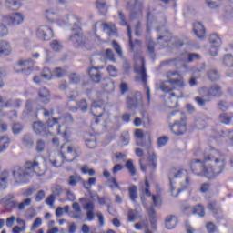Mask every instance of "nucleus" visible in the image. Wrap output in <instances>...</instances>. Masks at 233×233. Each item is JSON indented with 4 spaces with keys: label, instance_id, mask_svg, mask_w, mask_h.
I'll use <instances>...</instances> for the list:
<instances>
[{
    "label": "nucleus",
    "instance_id": "a18cd8bd",
    "mask_svg": "<svg viewBox=\"0 0 233 233\" xmlns=\"http://www.w3.org/2000/svg\"><path fill=\"white\" fill-rule=\"evenodd\" d=\"M45 148H46V143L43 139H38L35 143V150L38 153L45 152Z\"/></svg>",
    "mask_w": 233,
    "mask_h": 233
},
{
    "label": "nucleus",
    "instance_id": "a878e982",
    "mask_svg": "<svg viewBox=\"0 0 233 233\" xmlns=\"http://www.w3.org/2000/svg\"><path fill=\"white\" fill-rule=\"evenodd\" d=\"M193 32L199 39L205 37V26L201 22H196L193 24Z\"/></svg>",
    "mask_w": 233,
    "mask_h": 233
},
{
    "label": "nucleus",
    "instance_id": "a19ab883",
    "mask_svg": "<svg viewBox=\"0 0 233 233\" xmlns=\"http://www.w3.org/2000/svg\"><path fill=\"white\" fill-rule=\"evenodd\" d=\"M208 77L211 81H218V79L221 78V75H219V72L216 69H211L208 71Z\"/></svg>",
    "mask_w": 233,
    "mask_h": 233
},
{
    "label": "nucleus",
    "instance_id": "bb28decb",
    "mask_svg": "<svg viewBox=\"0 0 233 233\" xmlns=\"http://www.w3.org/2000/svg\"><path fill=\"white\" fill-rule=\"evenodd\" d=\"M148 216L151 228L152 230H156V228H157V218L156 217V209L154 208V206H151L148 208Z\"/></svg>",
    "mask_w": 233,
    "mask_h": 233
},
{
    "label": "nucleus",
    "instance_id": "3c124183",
    "mask_svg": "<svg viewBox=\"0 0 233 233\" xmlns=\"http://www.w3.org/2000/svg\"><path fill=\"white\" fill-rule=\"evenodd\" d=\"M50 46L54 52H59L61 48H63V46L61 45V42L59 40H52L50 43Z\"/></svg>",
    "mask_w": 233,
    "mask_h": 233
},
{
    "label": "nucleus",
    "instance_id": "8fccbe9b",
    "mask_svg": "<svg viewBox=\"0 0 233 233\" xmlns=\"http://www.w3.org/2000/svg\"><path fill=\"white\" fill-rule=\"evenodd\" d=\"M127 5L128 8H132L137 12H139L141 10V4L137 2V0H130Z\"/></svg>",
    "mask_w": 233,
    "mask_h": 233
},
{
    "label": "nucleus",
    "instance_id": "58836bf2",
    "mask_svg": "<svg viewBox=\"0 0 233 233\" xmlns=\"http://www.w3.org/2000/svg\"><path fill=\"white\" fill-rule=\"evenodd\" d=\"M33 130L35 134H41L45 132V124L41 121H36L33 123Z\"/></svg>",
    "mask_w": 233,
    "mask_h": 233
},
{
    "label": "nucleus",
    "instance_id": "680f3d73",
    "mask_svg": "<svg viewBox=\"0 0 233 233\" xmlns=\"http://www.w3.org/2000/svg\"><path fill=\"white\" fill-rule=\"evenodd\" d=\"M77 106L83 112H86V110H88V104L86 103V100H85V99H82L80 102H78Z\"/></svg>",
    "mask_w": 233,
    "mask_h": 233
},
{
    "label": "nucleus",
    "instance_id": "bf43d9fd",
    "mask_svg": "<svg viewBox=\"0 0 233 233\" xmlns=\"http://www.w3.org/2000/svg\"><path fill=\"white\" fill-rule=\"evenodd\" d=\"M224 65L226 66H233V56L230 54L224 56Z\"/></svg>",
    "mask_w": 233,
    "mask_h": 233
},
{
    "label": "nucleus",
    "instance_id": "774afa93",
    "mask_svg": "<svg viewBox=\"0 0 233 233\" xmlns=\"http://www.w3.org/2000/svg\"><path fill=\"white\" fill-rule=\"evenodd\" d=\"M83 174H89V176H95L96 171L94 169H89L88 166H85L81 168Z\"/></svg>",
    "mask_w": 233,
    "mask_h": 233
},
{
    "label": "nucleus",
    "instance_id": "09e8293b",
    "mask_svg": "<svg viewBox=\"0 0 233 233\" xmlns=\"http://www.w3.org/2000/svg\"><path fill=\"white\" fill-rule=\"evenodd\" d=\"M46 19H48V21H52L53 23L56 21H59L57 19V14L52 10L46 11Z\"/></svg>",
    "mask_w": 233,
    "mask_h": 233
},
{
    "label": "nucleus",
    "instance_id": "13d9d810",
    "mask_svg": "<svg viewBox=\"0 0 233 233\" xmlns=\"http://www.w3.org/2000/svg\"><path fill=\"white\" fill-rule=\"evenodd\" d=\"M112 46L115 49V51L116 52V54H118V56L121 57V56H123V49H121V46L119 45V43H117V41L114 40L112 42Z\"/></svg>",
    "mask_w": 233,
    "mask_h": 233
},
{
    "label": "nucleus",
    "instance_id": "9d476101",
    "mask_svg": "<svg viewBox=\"0 0 233 233\" xmlns=\"http://www.w3.org/2000/svg\"><path fill=\"white\" fill-rule=\"evenodd\" d=\"M209 43L211 45L209 54L213 57H216V56H218V50L219 49V46H221V38L216 34L210 35Z\"/></svg>",
    "mask_w": 233,
    "mask_h": 233
},
{
    "label": "nucleus",
    "instance_id": "0e129e2a",
    "mask_svg": "<svg viewBox=\"0 0 233 233\" xmlns=\"http://www.w3.org/2000/svg\"><path fill=\"white\" fill-rule=\"evenodd\" d=\"M110 188L114 190V188H118V190H121V186H119V183L116 179V177H112L110 179V184H109Z\"/></svg>",
    "mask_w": 233,
    "mask_h": 233
},
{
    "label": "nucleus",
    "instance_id": "e433bc0d",
    "mask_svg": "<svg viewBox=\"0 0 233 233\" xmlns=\"http://www.w3.org/2000/svg\"><path fill=\"white\" fill-rule=\"evenodd\" d=\"M5 5L13 12H15V10H19V8H21V5L17 0H6Z\"/></svg>",
    "mask_w": 233,
    "mask_h": 233
},
{
    "label": "nucleus",
    "instance_id": "6ab92c4d",
    "mask_svg": "<svg viewBox=\"0 0 233 233\" xmlns=\"http://www.w3.org/2000/svg\"><path fill=\"white\" fill-rule=\"evenodd\" d=\"M185 97V95L181 93L180 95H176V93H171L167 100L166 101V105L168 108H176L177 106V99H181Z\"/></svg>",
    "mask_w": 233,
    "mask_h": 233
},
{
    "label": "nucleus",
    "instance_id": "f03ea898",
    "mask_svg": "<svg viewBox=\"0 0 233 233\" xmlns=\"http://www.w3.org/2000/svg\"><path fill=\"white\" fill-rule=\"evenodd\" d=\"M13 177L15 183L21 185L28 181V177H32L34 174L36 176H45V169H41L39 161H27L24 167L15 166L12 169Z\"/></svg>",
    "mask_w": 233,
    "mask_h": 233
},
{
    "label": "nucleus",
    "instance_id": "f704fd0d",
    "mask_svg": "<svg viewBox=\"0 0 233 233\" xmlns=\"http://www.w3.org/2000/svg\"><path fill=\"white\" fill-rule=\"evenodd\" d=\"M221 1L223 0H205V3L210 10H219L221 8Z\"/></svg>",
    "mask_w": 233,
    "mask_h": 233
},
{
    "label": "nucleus",
    "instance_id": "49530a36",
    "mask_svg": "<svg viewBox=\"0 0 233 233\" xmlns=\"http://www.w3.org/2000/svg\"><path fill=\"white\" fill-rule=\"evenodd\" d=\"M193 214H198L199 218H205V208L201 205H198L193 208Z\"/></svg>",
    "mask_w": 233,
    "mask_h": 233
},
{
    "label": "nucleus",
    "instance_id": "e2e57ef3",
    "mask_svg": "<svg viewBox=\"0 0 233 233\" xmlns=\"http://www.w3.org/2000/svg\"><path fill=\"white\" fill-rule=\"evenodd\" d=\"M107 72L111 77H117V69L115 66H108Z\"/></svg>",
    "mask_w": 233,
    "mask_h": 233
},
{
    "label": "nucleus",
    "instance_id": "39448f33",
    "mask_svg": "<svg viewBox=\"0 0 233 233\" xmlns=\"http://www.w3.org/2000/svg\"><path fill=\"white\" fill-rule=\"evenodd\" d=\"M61 156L65 161L72 162L76 157H79V149L74 146L64 144L61 146Z\"/></svg>",
    "mask_w": 233,
    "mask_h": 233
},
{
    "label": "nucleus",
    "instance_id": "5701e85b",
    "mask_svg": "<svg viewBox=\"0 0 233 233\" xmlns=\"http://www.w3.org/2000/svg\"><path fill=\"white\" fill-rule=\"evenodd\" d=\"M10 180V171L5 169L1 172L0 170V188L5 190L8 187V181Z\"/></svg>",
    "mask_w": 233,
    "mask_h": 233
},
{
    "label": "nucleus",
    "instance_id": "f257e3e1",
    "mask_svg": "<svg viewBox=\"0 0 233 233\" xmlns=\"http://www.w3.org/2000/svg\"><path fill=\"white\" fill-rule=\"evenodd\" d=\"M227 162L221 152L211 149L204 155V159H197L191 162V170L197 176H205L208 179H216L219 174L223 173Z\"/></svg>",
    "mask_w": 233,
    "mask_h": 233
},
{
    "label": "nucleus",
    "instance_id": "f8f14e48",
    "mask_svg": "<svg viewBox=\"0 0 233 233\" xmlns=\"http://www.w3.org/2000/svg\"><path fill=\"white\" fill-rule=\"evenodd\" d=\"M141 66L136 67L137 75L135 77V81L147 85V69L145 68V58L140 57Z\"/></svg>",
    "mask_w": 233,
    "mask_h": 233
},
{
    "label": "nucleus",
    "instance_id": "aec40b11",
    "mask_svg": "<svg viewBox=\"0 0 233 233\" xmlns=\"http://www.w3.org/2000/svg\"><path fill=\"white\" fill-rule=\"evenodd\" d=\"M127 35L129 38V46L131 52H139L141 50V41L135 40L132 42V30L130 29V26H127Z\"/></svg>",
    "mask_w": 233,
    "mask_h": 233
},
{
    "label": "nucleus",
    "instance_id": "6e6d98bb",
    "mask_svg": "<svg viewBox=\"0 0 233 233\" xmlns=\"http://www.w3.org/2000/svg\"><path fill=\"white\" fill-rule=\"evenodd\" d=\"M120 141L124 146H127L128 143H130V135L128 132H125L121 135Z\"/></svg>",
    "mask_w": 233,
    "mask_h": 233
},
{
    "label": "nucleus",
    "instance_id": "2f4dec72",
    "mask_svg": "<svg viewBox=\"0 0 233 233\" xmlns=\"http://www.w3.org/2000/svg\"><path fill=\"white\" fill-rule=\"evenodd\" d=\"M11 142L12 140L8 136H0V153L5 152L10 147Z\"/></svg>",
    "mask_w": 233,
    "mask_h": 233
},
{
    "label": "nucleus",
    "instance_id": "de8ad7c7",
    "mask_svg": "<svg viewBox=\"0 0 233 233\" xmlns=\"http://www.w3.org/2000/svg\"><path fill=\"white\" fill-rule=\"evenodd\" d=\"M233 116H228L227 113H222L219 115V121L224 125H228L232 121Z\"/></svg>",
    "mask_w": 233,
    "mask_h": 233
},
{
    "label": "nucleus",
    "instance_id": "20e7f679",
    "mask_svg": "<svg viewBox=\"0 0 233 233\" xmlns=\"http://www.w3.org/2000/svg\"><path fill=\"white\" fill-rule=\"evenodd\" d=\"M182 176L183 170L172 169L169 173L170 192L171 196H173L174 198H177V196H179V192L181 190H185V188H187V187H188V184L190 183V179L188 177H186V186H184L182 189L178 188L176 190L174 183H176V180L179 179Z\"/></svg>",
    "mask_w": 233,
    "mask_h": 233
},
{
    "label": "nucleus",
    "instance_id": "412c9836",
    "mask_svg": "<svg viewBox=\"0 0 233 233\" xmlns=\"http://www.w3.org/2000/svg\"><path fill=\"white\" fill-rule=\"evenodd\" d=\"M12 54V45L10 42L6 40L0 41V57H6V56H10Z\"/></svg>",
    "mask_w": 233,
    "mask_h": 233
},
{
    "label": "nucleus",
    "instance_id": "1a4fd4ad",
    "mask_svg": "<svg viewBox=\"0 0 233 233\" xmlns=\"http://www.w3.org/2000/svg\"><path fill=\"white\" fill-rule=\"evenodd\" d=\"M16 66H20L22 74L24 76H30L32 72H34V60L27 59V60H19L17 62Z\"/></svg>",
    "mask_w": 233,
    "mask_h": 233
},
{
    "label": "nucleus",
    "instance_id": "0eeeda50",
    "mask_svg": "<svg viewBox=\"0 0 233 233\" xmlns=\"http://www.w3.org/2000/svg\"><path fill=\"white\" fill-rule=\"evenodd\" d=\"M138 106H143V96L141 92H137L134 96L127 98V110H136Z\"/></svg>",
    "mask_w": 233,
    "mask_h": 233
},
{
    "label": "nucleus",
    "instance_id": "c03bdc74",
    "mask_svg": "<svg viewBox=\"0 0 233 233\" xmlns=\"http://www.w3.org/2000/svg\"><path fill=\"white\" fill-rule=\"evenodd\" d=\"M96 8H98L102 14H105L108 11V6H106V2L105 0H97Z\"/></svg>",
    "mask_w": 233,
    "mask_h": 233
},
{
    "label": "nucleus",
    "instance_id": "69168bd1",
    "mask_svg": "<svg viewBox=\"0 0 233 233\" xmlns=\"http://www.w3.org/2000/svg\"><path fill=\"white\" fill-rule=\"evenodd\" d=\"M54 74L56 77H65L66 71H65L64 69H61V67H56L54 70Z\"/></svg>",
    "mask_w": 233,
    "mask_h": 233
},
{
    "label": "nucleus",
    "instance_id": "ea45409f",
    "mask_svg": "<svg viewBox=\"0 0 233 233\" xmlns=\"http://www.w3.org/2000/svg\"><path fill=\"white\" fill-rule=\"evenodd\" d=\"M43 79L46 81H52V77H54V74L52 73V70L48 67H44L41 74Z\"/></svg>",
    "mask_w": 233,
    "mask_h": 233
},
{
    "label": "nucleus",
    "instance_id": "4468645a",
    "mask_svg": "<svg viewBox=\"0 0 233 233\" xmlns=\"http://www.w3.org/2000/svg\"><path fill=\"white\" fill-rule=\"evenodd\" d=\"M64 25L67 26H71V30H79V25H81V21L79 20V16L76 15H68L66 18L63 20Z\"/></svg>",
    "mask_w": 233,
    "mask_h": 233
},
{
    "label": "nucleus",
    "instance_id": "6e6552de",
    "mask_svg": "<svg viewBox=\"0 0 233 233\" xmlns=\"http://www.w3.org/2000/svg\"><path fill=\"white\" fill-rule=\"evenodd\" d=\"M2 21L8 26H16V25H21L25 21V16L21 13H15L11 15L4 16Z\"/></svg>",
    "mask_w": 233,
    "mask_h": 233
},
{
    "label": "nucleus",
    "instance_id": "393cba45",
    "mask_svg": "<svg viewBox=\"0 0 233 233\" xmlns=\"http://www.w3.org/2000/svg\"><path fill=\"white\" fill-rule=\"evenodd\" d=\"M148 160L152 163V165H143L141 160H139L140 169L142 170V172H147V168L148 167L156 168L157 165V157L156 156V153H152L151 155H149Z\"/></svg>",
    "mask_w": 233,
    "mask_h": 233
},
{
    "label": "nucleus",
    "instance_id": "4d7b16f0",
    "mask_svg": "<svg viewBox=\"0 0 233 233\" xmlns=\"http://www.w3.org/2000/svg\"><path fill=\"white\" fill-rule=\"evenodd\" d=\"M126 167L130 172L131 176H136V167H134V162H132V160H127L126 163Z\"/></svg>",
    "mask_w": 233,
    "mask_h": 233
},
{
    "label": "nucleus",
    "instance_id": "7c9ffc66",
    "mask_svg": "<svg viewBox=\"0 0 233 233\" xmlns=\"http://www.w3.org/2000/svg\"><path fill=\"white\" fill-rule=\"evenodd\" d=\"M38 96L42 103H48L50 101V91L46 87L40 88Z\"/></svg>",
    "mask_w": 233,
    "mask_h": 233
},
{
    "label": "nucleus",
    "instance_id": "f3484780",
    "mask_svg": "<svg viewBox=\"0 0 233 233\" xmlns=\"http://www.w3.org/2000/svg\"><path fill=\"white\" fill-rule=\"evenodd\" d=\"M15 196L14 194L10 193L4 197L1 200L2 205H4L5 208H16V210H19V202L14 199Z\"/></svg>",
    "mask_w": 233,
    "mask_h": 233
},
{
    "label": "nucleus",
    "instance_id": "473e14b6",
    "mask_svg": "<svg viewBox=\"0 0 233 233\" xmlns=\"http://www.w3.org/2000/svg\"><path fill=\"white\" fill-rule=\"evenodd\" d=\"M15 105L12 104V100L6 101L5 97L0 96V112H1V110H3V107H5V106H17V108H19V106H21L19 100L15 101Z\"/></svg>",
    "mask_w": 233,
    "mask_h": 233
},
{
    "label": "nucleus",
    "instance_id": "9b49d317",
    "mask_svg": "<svg viewBox=\"0 0 233 233\" xmlns=\"http://www.w3.org/2000/svg\"><path fill=\"white\" fill-rule=\"evenodd\" d=\"M37 35L43 41H50L54 37V30L48 25H42L37 29Z\"/></svg>",
    "mask_w": 233,
    "mask_h": 233
},
{
    "label": "nucleus",
    "instance_id": "4be33fe9",
    "mask_svg": "<svg viewBox=\"0 0 233 233\" xmlns=\"http://www.w3.org/2000/svg\"><path fill=\"white\" fill-rule=\"evenodd\" d=\"M105 112V109L102 106L101 102H93L91 105V114L95 116V117H101Z\"/></svg>",
    "mask_w": 233,
    "mask_h": 233
},
{
    "label": "nucleus",
    "instance_id": "864d4df0",
    "mask_svg": "<svg viewBox=\"0 0 233 233\" xmlns=\"http://www.w3.org/2000/svg\"><path fill=\"white\" fill-rule=\"evenodd\" d=\"M177 61H179L177 58L165 60L160 64V66H177Z\"/></svg>",
    "mask_w": 233,
    "mask_h": 233
},
{
    "label": "nucleus",
    "instance_id": "603ef678",
    "mask_svg": "<svg viewBox=\"0 0 233 233\" xmlns=\"http://www.w3.org/2000/svg\"><path fill=\"white\" fill-rule=\"evenodd\" d=\"M187 63H192V61H196V59H199V55L194 54V53L184 55L183 61H187Z\"/></svg>",
    "mask_w": 233,
    "mask_h": 233
},
{
    "label": "nucleus",
    "instance_id": "72a5a7b5",
    "mask_svg": "<svg viewBox=\"0 0 233 233\" xmlns=\"http://www.w3.org/2000/svg\"><path fill=\"white\" fill-rule=\"evenodd\" d=\"M34 137L30 134H25L22 137V145L26 148H32L34 147Z\"/></svg>",
    "mask_w": 233,
    "mask_h": 233
},
{
    "label": "nucleus",
    "instance_id": "338daca9",
    "mask_svg": "<svg viewBox=\"0 0 233 233\" xmlns=\"http://www.w3.org/2000/svg\"><path fill=\"white\" fill-rule=\"evenodd\" d=\"M106 57L109 59V61L116 63V57L114 56V51H112V49L106 50Z\"/></svg>",
    "mask_w": 233,
    "mask_h": 233
},
{
    "label": "nucleus",
    "instance_id": "7ed1b4c3",
    "mask_svg": "<svg viewBox=\"0 0 233 233\" xmlns=\"http://www.w3.org/2000/svg\"><path fill=\"white\" fill-rule=\"evenodd\" d=\"M174 76H180L179 72L167 71L166 72V77L167 78V80L161 81L157 84L158 88L165 94L173 92V90H176V86H177L178 88H185V86H187L183 76H179L178 78H172L174 77Z\"/></svg>",
    "mask_w": 233,
    "mask_h": 233
},
{
    "label": "nucleus",
    "instance_id": "423d86ee",
    "mask_svg": "<svg viewBox=\"0 0 233 233\" xmlns=\"http://www.w3.org/2000/svg\"><path fill=\"white\" fill-rule=\"evenodd\" d=\"M199 94L202 97H221V96H223V91L219 85H213L209 88L202 87L199 90Z\"/></svg>",
    "mask_w": 233,
    "mask_h": 233
},
{
    "label": "nucleus",
    "instance_id": "dca6fc26",
    "mask_svg": "<svg viewBox=\"0 0 233 233\" xmlns=\"http://www.w3.org/2000/svg\"><path fill=\"white\" fill-rule=\"evenodd\" d=\"M158 41H164L160 42V45L162 46H167L169 43H175V46L179 48V46H183V42L179 40H176V38H172V35L170 33H166L164 35H160L158 37Z\"/></svg>",
    "mask_w": 233,
    "mask_h": 233
},
{
    "label": "nucleus",
    "instance_id": "a211bd4d",
    "mask_svg": "<svg viewBox=\"0 0 233 233\" xmlns=\"http://www.w3.org/2000/svg\"><path fill=\"white\" fill-rule=\"evenodd\" d=\"M103 66H93L90 67L88 70L89 77L93 83H100L101 77H103V75L99 72V70H103Z\"/></svg>",
    "mask_w": 233,
    "mask_h": 233
},
{
    "label": "nucleus",
    "instance_id": "b1692460",
    "mask_svg": "<svg viewBox=\"0 0 233 233\" xmlns=\"http://www.w3.org/2000/svg\"><path fill=\"white\" fill-rule=\"evenodd\" d=\"M102 88L104 92H106L107 94H112V92L116 90V84L114 83V80L110 78H105L102 82Z\"/></svg>",
    "mask_w": 233,
    "mask_h": 233
},
{
    "label": "nucleus",
    "instance_id": "5fc2aeb1",
    "mask_svg": "<svg viewBox=\"0 0 233 233\" xmlns=\"http://www.w3.org/2000/svg\"><path fill=\"white\" fill-rule=\"evenodd\" d=\"M79 181H81V177L77 175H73L69 177L68 185H70L71 187H76V185H77Z\"/></svg>",
    "mask_w": 233,
    "mask_h": 233
},
{
    "label": "nucleus",
    "instance_id": "c9c22d12",
    "mask_svg": "<svg viewBox=\"0 0 233 233\" xmlns=\"http://www.w3.org/2000/svg\"><path fill=\"white\" fill-rule=\"evenodd\" d=\"M75 32L76 33L70 36V41L76 45V46H79V45H83V35L79 30H75Z\"/></svg>",
    "mask_w": 233,
    "mask_h": 233
},
{
    "label": "nucleus",
    "instance_id": "37998d69",
    "mask_svg": "<svg viewBox=\"0 0 233 233\" xmlns=\"http://www.w3.org/2000/svg\"><path fill=\"white\" fill-rule=\"evenodd\" d=\"M128 194L131 201H133V203H136V199H137V187L131 186L128 188Z\"/></svg>",
    "mask_w": 233,
    "mask_h": 233
},
{
    "label": "nucleus",
    "instance_id": "c85d7f7f",
    "mask_svg": "<svg viewBox=\"0 0 233 233\" xmlns=\"http://www.w3.org/2000/svg\"><path fill=\"white\" fill-rule=\"evenodd\" d=\"M142 123L145 127H148L150 125V118L145 112L142 113V120L139 117H136L134 120L135 127H141Z\"/></svg>",
    "mask_w": 233,
    "mask_h": 233
},
{
    "label": "nucleus",
    "instance_id": "cd10ccee",
    "mask_svg": "<svg viewBox=\"0 0 233 233\" xmlns=\"http://www.w3.org/2000/svg\"><path fill=\"white\" fill-rule=\"evenodd\" d=\"M176 225H177V217L174 215H169L165 219V227L167 230H172V228H176Z\"/></svg>",
    "mask_w": 233,
    "mask_h": 233
},
{
    "label": "nucleus",
    "instance_id": "2eb2a0df",
    "mask_svg": "<svg viewBox=\"0 0 233 233\" xmlns=\"http://www.w3.org/2000/svg\"><path fill=\"white\" fill-rule=\"evenodd\" d=\"M170 130L176 136H182L187 131V120H180V122H174L170 126Z\"/></svg>",
    "mask_w": 233,
    "mask_h": 233
},
{
    "label": "nucleus",
    "instance_id": "79ce46f5",
    "mask_svg": "<svg viewBox=\"0 0 233 233\" xmlns=\"http://www.w3.org/2000/svg\"><path fill=\"white\" fill-rule=\"evenodd\" d=\"M31 205H32V198H25L23 201L18 203V210L20 212H23V210H25L26 207H30Z\"/></svg>",
    "mask_w": 233,
    "mask_h": 233
},
{
    "label": "nucleus",
    "instance_id": "4c0bfd02",
    "mask_svg": "<svg viewBox=\"0 0 233 233\" xmlns=\"http://www.w3.org/2000/svg\"><path fill=\"white\" fill-rule=\"evenodd\" d=\"M23 128H24L23 124L19 122H15L11 126V130L14 136H17L21 134V132H23Z\"/></svg>",
    "mask_w": 233,
    "mask_h": 233
},
{
    "label": "nucleus",
    "instance_id": "c756f323",
    "mask_svg": "<svg viewBox=\"0 0 233 233\" xmlns=\"http://www.w3.org/2000/svg\"><path fill=\"white\" fill-rule=\"evenodd\" d=\"M167 119H169V121H175V123L187 120V118L185 117V114L180 111L170 113L167 116Z\"/></svg>",
    "mask_w": 233,
    "mask_h": 233
},
{
    "label": "nucleus",
    "instance_id": "ddd939ff",
    "mask_svg": "<svg viewBox=\"0 0 233 233\" xmlns=\"http://www.w3.org/2000/svg\"><path fill=\"white\" fill-rule=\"evenodd\" d=\"M97 25H99L100 28H102V30L104 32H106V34H107V35H109V37L112 35H116V32H117V29H116V25H114L112 23L105 24L103 22H97L94 25L95 34H96V32H97Z\"/></svg>",
    "mask_w": 233,
    "mask_h": 233
},
{
    "label": "nucleus",
    "instance_id": "052dcab7",
    "mask_svg": "<svg viewBox=\"0 0 233 233\" xmlns=\"http://www.w3.org/2000/svg\"><path fill=\"white\" fill-rule=\"evenodd\" d=\"M218 107L219 108V110L225 111V110H228L230 106H228V102H227L225 100H220L218 103Z\"/></svg>",
    "mask_w": 233,
    "mask_h": 233
}]
</instances>
